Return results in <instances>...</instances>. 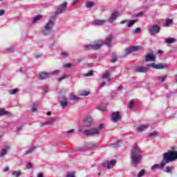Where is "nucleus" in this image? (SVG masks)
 Listing matches in <instances>:
<instances>
[{
    "mask_svg": "<svg viewBox=\"0 0 177 177\" xmlns=\"http://www.w3.org/2000/svg\"><path fill=\"white\" fill-rule=\"evenodd\" d=\"M113 39V37L111 36L107 37L106 41L103 40H98L94 42L93 44H88L84 46L85 49L88 50H97V49H100L102 48V45H107L109 48H110V44H111V41Z\"/></svg>",
    "mask_w": 177,
    "mask_h": 177,
    "instance_id": "nucleus-3",
    "label": "nucleus"
},
{
    "mask_svg": "<svg viewBox=\"0 0 177 177\" xmlns=\"http://www.w3.org/2000/svg\"><path fill=\"white\" fill-rule=\"evenodd\" d=\"M136 23H138V20L136 19H131V20H122L120 21V24H127V27H129V28H131V27H132V26H135V24H136Z\"/></svg>",
    "mask_w": 177,
    "mask_h": 177,
    "instance_id": "nucleus-10",
    "label": "nucleus"
},
{
    "mask_svg": "<svg viewBox=\"0 0 177 177\" xmlns=\"http://www.w3.org/2000/svg\"><path fill=\"white\" fill-rule=\"evenodd\" d=\"M171 24H174V21L171 19H167L165 24H164L165 27H169Z\"/></svg>",
    "mask_w": 177,
    "mask_h": 177,
    "instance_id": "nucleus-27",
    "label": "nucleus"
},
{
    "mask_svg": "<svg viewBox=\"0 0 177 177\" xmlns=\"http://www.w3.org/2000/svg\"><path fill=\"white\" fill-rule=\"evenodd\" d=\"M70 99L71 100H75V102H78V101L81 100V97L74 95V93H71Z\"/></svg>",
    "mask_w": 177,
    "mask_h": 177,
    "instance_id": "nucleus-23",
    "label": "nucleus"
},
{
    "mask_svg": "<svg viewBox=\"0 0 177 177\" xmlns=\"http://www.w3.org/2000/svg\"><path fill=\"white\" fill-rule=\"evenodd\" d=\"M177 160V151H169L168 152L163 153V160L160 164H155L151 167V171H156V169H162L165 167L166 164L171 162V161H175Z\"/></svg>",
    "mask_w": 177,
    "mask_h": 177,
    "instance_id": "nucleus-1",
    "label": "nucleus"
},
{
    "mask_svg": "<svg viewBox=\"0 0 177 177\" xmlns=\"http://www.w3.org/2000/svg\"><path fill=\"white\" fill-rule=\"evenodd\" d=\"M68 75H63V76H62L61 77H59V79H58V81H59V82H62V81H63V80H66V78H68Z\"/></svg>",
    "mask_w": 177,
    "mask_h": 177,
    "instance_id": "nucleus-42",
    "label": "nucleus"
},
{
    "mask_svg": "<svg viewBox=\"0 0 177 177\" xmlns=\"http://www.w3.org/2000/svg\"><path fill=\"white\" fill-rule=\"evenodd\" d=\"M45 125H46V124H45V122L44 123H41L40 124V127H45Z\"/></svg>",
    "mask_w": 177,
    "mask_h": 177,
    "instance_id": "nucleus-64",
    "label": "nucleus"
},
{
    "mask_svg": "<svg viewBox=\"0 0 177 177\" xmlns=\"http://www.w3.org/2000/svg\"><path fill=\"white\" fill-rule=\"evenodd\" d=\"M59 103L62 107H67V106H68V102L67 101V97H62L59 101Z\"/></svg>",
    "mask_w": 177,
    "mask_h": 177,
    "instance_id": "nucleus-16",
    "label": "nucleus"
},
{
    "mask_svg": "<svg viewBox=\"0 0 177 177\" xmlns=\"http://www.w3.org/2000/svg\"><path fill=\"white\" fill-rule=\"evenodd\" d=\"M111 117V120H113L114 122H117L121 120V115H120V112H113Z\"/></svg>",
    "mask_w": 177,
    "mask_h": 177,
    "instance_id": "nucleus-13",
    "label": "nucleus"
},
{
    "mask_svg": "<svg viewBox=\"0 0 177 177\" xmlns=\"http://www.w3.org/2000/svg\"><path fill=\"white\" fill-rule=\"evenodd\" d=\"M156 60V55L152 53H148L146 55L145 62H154Z\"/></svg>",
    "mask_w": 177,
    "mask_h": 177,
    "instance_id": "nucleus-17",
    "label": "nucleus"
},
{
    "mask_svg": "<svg viewBox=\"0 0 177 177\" xmlns=\"http://www.w3.org/2000/svg\"><path fill=\"white\" fill-rule=\"evenodd\" d=\"M6 50L7 53H10L15 50V46H10L8 48H7Z\"/></svg>",
    "mask_w": 177,
    "mask_h": 177,
    "instance_id": "nucleus-39",
    "label": "nucleus"
},
{
    "mask_svg": "<svg viewBox=\"0 0 177 177\" xmlns=\"http://www.w3.org/2000/svg\"><path fill=\"white\" fill-rule=\"evenodd\" d=\"M50 77H52V75H53L55 74H60V71L55 70V71H54L53 72H50Z\"/></svg>",
    "mask_w": 177,
    "mask_h": 177,
    "instance_id": "nucleus-47",
    "label": "nucleus"
},
{
    "mask_svg": "<svg viewBox=\"0 0 177 177\" xmlns=\"http://www.w3.org/2000/svg\"><path fill=\"white\" fill-rule=\"evenodd\" d=\"M8 171H9V167L4 168L3 172H8Z\"/></svg>",
    "mask_w": 177,
    "mask_h": 177,
    "instance_id": "nucleus-61",
    "label": "nucleus"
},
{
    "mask_svg": "<svg viewBox=\"0 0 177 177\" xmlns=\"http://www.w3.org/2000/svg\"><path fill=\"white\" fill-rule=\"evenodd\" d=\"M167 78H168V76L167 75L164 76H158L157 77V80L158 81V82H164V81H165Z\"/></svg>",
    "mask_w": 177,
    "mask_h": 177,
    "instance_id": "nucleus-26",
    "label": "nucleus"
},
{
    "mask_svg": "<svg viewBox=\"0 0 177 177\" xmlns=\"http://www.w3.org/2000/svg\"><path fill=\"white\" fill-rule=\"evenodd\" d=\"M41 57H42V54H41V53H35L34 54L35 59H39Z\"/></svg>",
    "mask_w": 177,
    "mask_h": 177,
    "instance_id": "nucleus-44",
    "label": "nucleus"
},
{
    "mask_svg": "<svg viewBox=\"0 0 177 177\" xmlns=\"http://www.w3.org/2000/svg\"><path fill=\"white\" fill-rule=\"evenodd\" d=\"M83 60H84V59H82V58L77 59V62L81 63V62H82Z\"/></svg>",
    "mask_w": 177,
    "mask_h": 177,
    "instance_id": "nucleus-63",
    "label": "nucleus"
},
{
    "mask_svg": "<svg viewBox=\"0 0 177 177\" xmlns=\"http://www.w3.org/2000/svg\"><path fill=\"white\" fill-rule=\"evenodd\" d=\"M102 78L103 80H107L109 82L111 81V78L110 77V71H105L103 75L102 76Z\"/></svg>",
    "mask_w": 177,
    "mask_h": 177,
    "instance_id": "nucleus-18",
    "label": "nucleus"
},
{
    "mask_svg": "<svg viewBox=\"0 0 177 177\" xmlns=\"http://www.w3.org/2000/svg\"><path fill=\"white\" fill-rule=\"evenodd\" d=\"M37 177H44V174H42V173L38 174Z\"/></svg>",
    "mask_w": 177,
    "mask_h": 177,
    "instance_id": "nucleus-60",
    "label": "nucleus"
},
{
    "mask_svg": "<svg viewBox=\"0 0 177 177\" xmlns=\"http://www.w3.org/2000/svg\"><path fill=\"white\" fill-rule=\"evenodd\" d=\"M95 5V3H93V1H87L86 3V8L87 9H91V8H93Z\"/></svg>",
    "mask_w": 177,
    "mask_h": 177,
    "instance_id": "nucleus-28",
    "label": "nucleus"
},
{
    "mask_svg": "<svg viewBox=\"0 0 177 177\" xmlns=\"http://www.w3.org/2000/svg\"><path fill=\"white\" fill-rule=\"evenodd\" d=\"M140 47L139 46H133L130 48H126L125 49V53H126V56H128V55H129V53H132V52H136V50H138V49H140Z\"/></svg>",
    "mask_w": 177,
    "mask_h": 177,
    "instance_id": "nucleus-15",
    "label": "nucleus"
},
{
    "mask_svg": "<svg viewBox=\"0 0 177 177\" xmlns=\"http://www.w3.org/2000/svg\"><path fill=\"white\" fill-rule=\"evenodd\" d=\"M43 91L45 93H48V92H49V86L48 85H45L44 87H43Z\"/></svg>",
    "mask_w": 177,
    "mask_h": 177,
    "instance_id": "nucleus-41",
    "label": "nucleus"
},
{
    "mask_svg": "<svg viewBox=\"0 0 177 177\" xmlns=\"http://www.w3.org/2000/svg\"><path fill=\"white\" fill-rule=\"evenodd\" d=\"M160 30H161V28H160V26L153 25L149 28V31L151 35H155V34H158Z\"/></svg>",
    "mask_w": 177,
    "mask_h": 177,
    "instance_id": "nucleus-9",
    "label": "nucleus"
},
{
    "mask_svg": "<svg viewBox=\"0 0 177 177\" xmlns=\"http://www.w3.org/2000/svg\"><path fill=\"white\" fill-rule=\"evenodd\" d=\"M119 147L120 145L118 142H115L111 145V147H113V149H117V147Z\"/></svg>",
    "mask_w": 177,
    "mask_h": 177,
    "instance_id": "nucleus-50",
    "label": "nucleus"
},
{
    "mask_svg": "<svg viewBox=\"0 0 177 177\" xmlns=\"http://www.w3.org/2000/svg\"><path fill=\"white\" fill-rule=\"evenodd\" d=\"M149 128V125H140L136 128L137 132H143V131H146Z\"/></svg>",
    "mask_w": 177,
    "mask_h": 177,
    "instance_id": "nucleus-19",
    "label": "nucleus"
},
{
    "mask_svg": "<svg viewBox=\"0 0 177 177\" xmlns=\"http://www.w3.org/2000/svg\"><path fill=\"white\" fill-rule=\"evenodd\" d=\"M75 132V130L74 129H72L71 130H68L66 131V133L70 136L71 135L72 133H74Z\"/></svg>",
    "mask_w": 177,
    "mask_h": 177,
    "instance_id": "nucleus-49",
    "label": "nucleus"
},
{
    "mask_svg": "<svg viewBox=\"0 0 177 177\" xmlns=\"http://www.w3.org/2000/svg\"><path fill=\"white\" fill-rule=\"evenodd\" d=\"M55 121H56V119L53 118V119H50L47 121L45 122L46 125H53V124H55Z\"/></svg>",
    "mask_w": 177,
    "mask_h": 177,
    "instance_id": "nucleus-31",
    "label": "nucleus"
},
{
    "mask_svg": "<svg viewBox=\"0 0 177 177\" xmlns=\"http://www.w3.org/2000/svg\"><path fill=\"white\" fill-rule=\"evenodd\" d=\"M100 131L99 129L93 128L91 129L85 130L83 131V135H86V136H96V135H99Z\"/></svg>",
    "mask_w": 177,
    "mask_h": 177,
    "instance_id": "nucleus-5",
    "label": "nucleus"
},
{
    "mask_svg": "<svg viewBox=\"0 0 177 177\" xmlns=\"http://www.w3.org/2000/svg\"><path fill=\"white\" fill-rule=\"evenodd\" d=\"M142 150L138 146L133 147L131 152V162L133 167H136L142 162V160H143V155L142 154Z\"/></svg>",
    "mask_w": 177,
    "mask_h": 177,
    "instance_id": "nucleus-2",
    "label": "nucleus"
},
{
    "mask_svg": "<svg viewBox=\"0 0 177 177\" xmlns=\"http://www.w3.org/2000/svg\"><path fill=\"white\" fill-rule=\"evenodd\" d=\"M118 16H121V13H120L119 12H114L111 15V17L109 19V23H114V21H115V20L117 19V17H118Z\"/></svg>",
    "mask_w": 177,
    "mask_h": 177,
    "instance_id": "nucleus-12",
    "label": "nucleus"
},
{
    "mask_svg": "<svg viewBox=\"0 0 177 177\" xmlns=\"http://www.w3.org/2000/svg\"><path fill=\"white\" fill-rule=\"evenodd\" d=\"M9 147H6L3 149H2L1 152L0 153V157H3V156H6L8 153V150H9Z\"/></svg>",
    "mask_w": 177,
    "mask_h": 177,
    "instance_id": "nucleus-25",
    "label": "nucleus"
},
{
    "mask_svg": "<svg viewBox=\"0 0 177 177\" xmlns=\"http://www.w3.org/2000/svg\"><path fill=\"white\" fill-rule=\"evenodd\" d=\"M93 24H95V26H103V24H106V21L96 19L93 21Z\"/></svg>",
    "mask_w": 177,
    "mask_h": 177,
    "instance_id": "nucleus-20",
    "label": "nucleus"
},
{
    "mask_svg": "<svg viewBox=\"0 0 177 177\" xmlns=\"http://www.w3.org/2000/svg\"><path fill=\"white\" fill-rule=\"evenodd\" d=\"M21 175V171H12V176L15 177H20Z\"/></svg>",
    "mask_w": 177,
    "mask_h": 177,
    "instance_id": "nucleus-34",
    "label": "nucleus"
},
{
    "mask_svg": "<svg viewBox=\"0 0 177 177\" xmlns=\"http://www.w3.org/2000/svg\"><path fill=\"white\" fill-rule=\"evenodd\" d=\"M34 166L32 165V163L31 162H28L26 164V167L28 169H31V168H32Z\"/></svg>",
    "mask_w": 177,
    "mask_h": 177,
    "instance_id": "nucleus-51",
    "label": "nucleus"
},
{
    "mask_svg": "<svg viewBox=\"0 0 177 177\" xmlns=\"http://www.w3.org/2000/svg\"><path fill=\"white\" fill-rule=\"evenodd\" d=\"M157 131H153L149 135V138H154L157 135Z\"/></svg>",
    "mask_w": 177,
    "mask_h": 177,
    "instance_id": "nucleus-46",
    "label": "nucleus"
},
{
    "mask_svg": "<svg viewBox=\"0 0 177 177\" xmlns=\"http://www.w3.org/2000/svg\"><path fill=\"white\" fill-rule=\"evenodd\" d=\"M135 71L137 73H146V68L143 66H138L136 68Z\"/></svg>",
    "mask_w": 177,
    "mask_h": 177,
    "instance_id": "nucleus-24",
    "label": "nucleus"
},
{
    "mask_svg": "<svg viewBox=\"0 0 177 177\" xmlns=\"http://www.w3.org/2000/svg\"><path fill=\"white\" fill-rule=\"evenodd\" d=\"M41 19H42V15H36L32 18V24H35V23H37V21H39V20H41Z\"/></svg>",
    "mask_w": 177,
    "mask_h": 177,
    "instance_id": "nucleus-22",
    "label": "nucleus"
},
{
    "mask_svg": "<svg viewBox=\"0 0 177 177\" xmlns=\"http://www.w3.org/2000/svg\"><path fill=\"white\" fill-rule=\"evenodd\" d=\"M3 15H5V10H0V16H3Z\"/></svg>",
    "mask_w": 177,
    "mask_h": 177,
    "instance_id": "nucleus-59",
    "label": "nucleus"
},
{
    "mask_svg": "<svg viewBox=\"0 0 177 177\" xmlns=\"http://www.w3.org/2000/svg\"><path fill=\"white\" fill-rule=\"evenodd\" d=\"M165 42L167 44H175V42H176V39L174 37L167 38L165 39Z\"/></svg>",
    "mask_w": 177,
    "mask_h": 177,
    "instance_id": "nucleus-21",
    "label": "nucleus"
},
{
    "mask_svg": "<svg viewBox=\"0 0 177 177\" xmlns=\"http://www.w3.org/2000/svg\"><path fill=\"white\" fill-rule=\"evenodd\" d=\"M19 88H13V89H11V90H9L8 91V93L10 95H16V93H19Z\"/></svg>",
    "mask_w": 177,
    "mask_h": 177,
    "instance_id": "nucleus-30",
    "label": "nucleus"
},
{
    "mask_svg": "<svg viewBox=\"0 0 177 177\" xmlns=\"http://www.w3.org/2000/svg\"><path fill=\"white\" fill-rule=\"evenodd\" d=\"M135 104V102L133 100L130 101L129 102V109L132 110L133 109V106Z\"/></svg>",
    "mask_w": 177,
    "mask_h": 177,
    "instance_id": "nucleus-48",
    "label": "nucleus"
},
{
    "mask_svg": "<svg viewBox=\"0 0 177 177\" xmlns=\"http://www.w3.org/2000/svg\"><path fill=\"white\" fill-rule=\"evenodd\" d=\"M66 177H75L74 172H68L66 174Z\"/></svg>",
    "mask_w": 177,
    "mask_h": 177,
    "instance_id": "nucleus-45",
    "label": "nucleus"
},
{
    "mask_svg": "<svg viewBox=\"0 0 177 177\" xmlns=\"http://www.w3.org/2000/svg\"><path fill=\"white\" fill-rule=\"evenodd\" d=\"M92 122H93L92 117L87 116L84 120V127H91V125H92Z\"/></svg>",
    "mask_w": 177,
    "mask_h": 177,
    "instance_id": "nucleus-14",
    "label": "nucleus"
},
{
    "mask_svg": "<svg viewBox=\"0 0 177 177\" xmlns=\"http://www.w3.org/2000/svg\"><path fill=\"white\" fill-rule=\"evenodd\" d=\"M9 112L6 111L4 109H0V116L8 115Z\"/></svg>",
    "mask_w": 177,
    "mask_h": 177,
    "instance_id": "nucleus-32",
    "label": "nucleus"
},
{
    "mask_svg": "<svg viewBox=\"0 0 177 177\" xmlns=\"http://www.w3.org/2000/svg\"><path fill=\"white\" fill-rule=\"evenodd\" d=\"M106 86V82H103L100 86V88H103V86Z\"/></svg>",
    "mask_w": 177,
    "mask_h": 177,
    "instance_id": "nucleus-58",
    "label": "nucleus"
},
{
    "mask_svg": "<svg viewBox=\"0 0 177 177\" xmlns=\"http://www.w3.org/2000/svg\"><path fill=\"white\" fill-rule=\"evenodd\" d=\"M88 95H91V92L89 91H84L80 93V96H88Z\"/></svg>",
    "mask_w": 177,
    "mask_h": 177,
    "instance_id": "nucleus-37",
    "label": "nucleus"
},
{
    "mask_svg": "<svg viewBox=\"0 0 177 177\" xmlns=\"http://www.w3.org/2000/svg\"><path fill=\"white\" fill-rule=\"evenodd\" d=\"M143 15H145V12L141 11L140 12H138V14L136 15V17H140L142 16H143Z\"/></svg>",
    "mask_w": 177,
    "mask_h": 177,
    "instance_id": "nucleus-52",
    "label": "nucleus"
},
{
    "mask_svg": "<svg viewBox=\"0 0 177 177\" xmlns=\"http://www.w3.org/2000/svg\"><path fill=\"white\" fill-rule=\"evenodd\" d=\"M146 66L151 67L152 68H156V70H162L164 68H168V65L166 64H156L155 63H152L150 64H147Z\"/></svg>",
    "mask_w": 177,
    "mask_h": 177,
    "instance_id": "nucleus-6",
    "label": "nucleus"
},
{
    "mask_svg": "<svg viewBox=\"0 0 177 177\" xmlns=\"http://www.w3.org/2000/svg\"><path fill=\"white\" fill-rule=\"evenodd\" d=\"M73 64L71 63H68L63 66L64 68H71Z\"/></svg>",
    "mask_w": 177,
    "mask_h": 177,
    "instance_id": "nucleus-43",
    "label": "nucleus"
},
{
    "mask_svg": "<svg viewBox=\"0 0 177 177\" xmlns=\"http://www.w3.org/2000/svg\"><path fill=\"white\" fill-rule=\"evenodd\" d=\"M174 169V167H167L165 169V172H167L168 174H171V171Z\"/></svg>",
    "mask_w": 177,
    "mask_h": 177,
    "instance_id": "nucleus-38",
    "label": "nucleus"
},
{
    "mask_svg": "<svg viewBox=\"0 0 177 177\" xmlns=\"http://www.w3.org/2000/svg\"><path fill=\"white\" fill-rule=\"evenodd\" d=\"M50 73L41 72L38 75V80H48V78H51Z\"/></svg>",
    "mask_w": 177,
    "mask_h": 177,
    "instance_id": "nucleus-11",
    "label": "nucleus"
},
{
    "mask_svg": "<svg viewBox=\"0 0 177 177\" xmlns=\"http://www.w3.org/2000/svg\"><path fill=\"white\" fill-rule=\"evenodd\" d=\"M61 56H63V57H68V56H70V52H68V51H62L61 53Z\"/></svg>",
    "mask_w": 177,
    "mask_h": 177,
    "instance_id": "nucleus-35",
    "label": "nucleus"
},
{
    "mask_svg": "<svg viewBox=\"0 0 177 177\" xmlns=\"http://www.w3.org/2000/svg\"><path fill=\"white\" fill-rule=\"evenodd\" d=\"M111 63H115L117 62V55H114L111 57Z\"/></svg>",
    "mask_w": 177,
    "mask_h": 177,
    "instance_id": "nucleus-40",
    "label": "nucleus"
},
{
    "mask_svg": "<svg viewBox=\"0 0 177 177\" xmlns=\"http://www.w3.org/2000/svg\"><path fill=\"white\" fill-rule=\"evenodd\" d=\"M67 10V2L62 3L59 8L55 11V16H59L63 12H66Z\"/></svg>",
    "mask_w": 177,
    "mask_h": 177,
    "instance_id": "nucleus-7",
    "label": "nucleus"
},
{
    "mask_svg": "<svg viewBox=\"0 0 177 177\" xmlns=\"http://www.w3.org/2000/svg\"><path fill=\"white\" fill-rule=\"evenodd\" d=\"M97 110H100V111H104V110H106V108H104V106H97Z\"/></svg>",
    "mask_w": 177,
    "mask_h": 177,
    "instance_id": "nucleus-55",
    "label": "nucleus"
},
{
    "mask_svg": "<svg viewBox=\"0 0 177 177\" xmlns=\"http://www.w3.org/2000/svg\"><path fill=\"white\" fill-rule=\"evenodd\" d=\"M80 1H81V0H74L73 1V5H77V3H78L80 2Z\"/></svg>",
    "mask_w": 177,
    "mask_h": 177,
    "instance_id": "nucleus-56",
    "label": "nucleus"
},
{
    "mask_svg": "<svg viewBox=\"0 0 177 177\" xmlns=\"http://www.w3.org/2000/svg\"><path fill=\"white\" fill-rule=\"evenodd\" d=\"M86 77H91L92 75H93V71H91L88 73H86Z\"/></svg>",
    "mask_w": 177,
    "mask_h": 177,
    "instance_id": "nucleus-54",
    "label": "nucleus"
},
{
    "mask_svg": "<svg viewBox=\"0 0 177 177\" xmlns=\"http://www.w3.org/2000/svg\"><path fill=\"white\" fill-rule=\"evenodd\" d=\"M103 127H104V124H101L99 125V127H98V128H97V129H98V131H99V129H102V128H103Z\"/></svg>",
    "mask_w": 177,
    "mask_h": 177,
    "instance_id": "nucleus-57",
    "label": "nucleus"
},
{
    "mask_svg": "<svg viewBox=\"0 0 177 177\" xmlns=\"http://www.w3.org/2000/svg\"><path fill=\"white\" fill-rule=\"evenodd\" d=\"M35 150V147H30L28 149L26 150L25 154H31Z\"/></svg>",
    "mask_w": 177,
    "mask_h": 177,
    "instance_id": "nucleus-29",
    "label": "nucleus"
},
{
    "mask_svg": "<svg viewBox=\"0 0 177 177\" xmlns=\"http://www.w3.org/2000/svg\"><path fill=\"white\" fill-rule=\"evenodd\" d=\"M146 175V169H142L140 171H139L138 174V177H142Z\"/></svg>",
    "mask_w": 177,
    "mask_h": 177,
    "instance_id": "nucleus-33",
    "label": "nucleus"
},
{
    "mask_svg": "<svg viewBox=\"0 0 177 177\" xmlns=\"http://www.w3.org/2000/svg\"><path fill=\"white\" fill-rule=\"evenodd\" d=\"M38 109V104H34L31 107V111L32 113H35L37 111V109Z\"/></svg>",
    "mask_w": 177,
    "mask_h": 177,
    "instance_id": "nucleus-36",
    "label": "nucleus"
},
{
    "mask_svg": "<svg viewBox=\"0 0 177 177\" xmlns=\"http://www.w3.org/2000/svg\"><path fill=\"white\" fill-rule=\"evenodd\" d=\"M53 26H55V17H51L41 30V34L46 37L50 35L53 30Z\"/></svg>",
    "mask_w": 177,
    "mask_h": 177,
    "instance_id": "nucleus-4",
    "label": "nucleus"
},
{
    "mask_svg": "<svg viewBox=\"0 0 177 177\" xmlns=\"http://www.w3.org/2000/svg\"><path fill=\"white\" fill-rule=\"evenodd\" d=\"M136 34H140L142 32V29L140 28H137L135 30Z\"/></svg>",
    "mask_w": 177,
    "mask_h": 177,
    "instance_id": "nucleus-53",
    "label": "nucleus"
},
{
    "mask_svg": "<svg viewBox=\"0 0 177 177\" xmlns=\"http://www.w3.org/2000/svg\"><path fill=\"white\" fill-rule=\"evenodd\" d=\"M117 164L116 160H107L106 162L102 164L104 168H107V169H111L114 168V165Z\"/></svg>",
    "mask_w": 177,
    "mask_h": 177,
    "instance_id": "nucleus-8",
    "label": "nucleus"
},
{
    "mask_svg": "<svg viewBox=\"0 0 177 177\" xmlns=\"http://www.w3.org/2000/svg\"><path fill=\"white\" fill-rule=\"evenodd\" d=\"M122 89V85H120L118 88V91H121Z\"/></svg>",
    "mask_w": 177,
    "mask_h": 177,
    "instance_id": "nucleus-62",
    "label": "nucleus"
}]
</instances>
